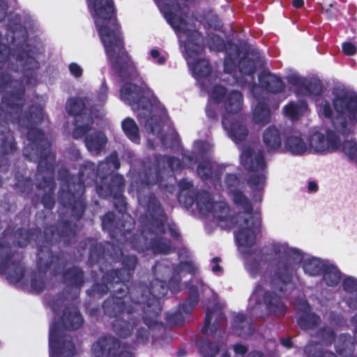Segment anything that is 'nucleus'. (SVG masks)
Here are the masks:
<instances>
[{
	"label": "nucleus",
	"instance_id": "obj_1",
	"mask_svg": "<svg viewBox=\"0 0 357 357\" xmlns=\"http://www.w3.org/2000/svg\"><path fill=\"white\" fill-rule=\"evenodd\" d=\"M120 164L118 160L117 154L114 152L109 157L102 162L95 172V165L93 163L87 162L79 172V177L77 182L74 177L68 178L67 180V188L68 190L65 191L62 189V199H68V203L65 205L72 206V211L74 215L79 217L84 210V205L82 199V195L84 191V187L93 182L95 176L104 177L105 174H109L112 171L119 168Z\"/></svg>",
	"mask_w": 357,
	"mask_h": 357
},
{
	"label": "nucleus",
	"instance_id": "obj_2",
	"mask_svg": "<svg viewBox=\"0 0 357 357\" xmlns=\"http://www.w3.org/2000/svg\"><path fill=\"white\" fill-rule=\"evenodd\" d=\"M27 137L33 144L38 145L37 151H40V158L36 175L37 185L47 192L43 199V204L45 207L51 208L54 204L51 194L54 189L52 180L54 155L49 149L50 144L46 141L45 134L38 129L31 128L28 131Z\"/></svg>",
	"mask_w": 357,
	"mask_h": 357
},
{
	"label": "nucleus",
	"instance_id": "obj_3",
	"mask_svg": "<svg viewBox=\"0 0 357 357\" xmlns=\"http://www.w3.org/2000/svg\"><path fill=\"white\" fill-rule=\"evenodd\" d=\"M83 320L77 308L66 310L61 323H52L50 328V357H71L75 354V347L69 337L64 333L62 326L69 330H76L82 324Z\"/></svg>",
	"mask_w": 357,
	"mask_h": 357
},
{
	"label": "nucleus",
	"instance_id": "obj_4",
	"mask_svg": "<svg viewBox=\"0 0 357 357\" xmlns=\"http://www.w3.org/2000/svg\"><path fill=\"white\" fill-rule=\"evenodd\" d=\"M231 194L234 204L249 215V218H245L241 213L238 215L239 229L234 235L236 241L240 246L251 248L255 243L256 233L260 231L261 220L254 216L252 202L241 190L234 189Z\"/></svg>",
	"mask_w": 357,
	"mask_h": 357
},
{
	"label": "nucleus",
	"instance_id": "obj_5",
	"mask_svg": "<svg viewBox=\"0 0 357 357\" xmlns=\"http://www.w3.org/2000/svg\"><path fill=\"white\" fill-rule=\"evenodd\" d=\"M273 252L275 255L282 253L284 257L280 259L277 264L274 278L272 280V287L282 296H287L294 288L292 282L294 265L299 264L303 259V256L295 248H284L280 245L274 246Z\"/></svg>",
	"mask_w": 357,
	"mask_h": 357
},
{
	"label": "nucleus",
	"instance_id": "obj_6",
	"mask_svg": "<svg viewBox=\"0 0 357 357\" xmlns=\"http://www.w3.org/2000/svg\"><path fill=\"white\" fill-rule=\"evenodd\" d=\"M333 107L337 115L342 118L335 126L342 135L348 136L352 127L357 124V94L349 90H342L333 99Z\"/></svg>",
	"mask_w": 357,
	"mask_h": 357
},
{
	"label": "nucleus",
	"instance_id": "obj_7",
	"mask_svg": "<svg viewBox=\"0 0 357 357\" xmlns=\"http://www.w3.org/2000/svg\"><path fill=\"white\" fill-rule=\"evenodd\" d=\"M44 59V48L40 43L35 46H27L26 49H19L8 55L10 68L15 71L22 72L27 77L26 82L29 84H31V79L28 77L31 76L33 71L40 67Z\"/></svg>",
	"mask_w": 357,
	"mask_h": 357
},
{
	"label": "nucleus",
	"instance_id": "obj_8",
	"mask_svg": "<svg viewBox=\"0 0 357 357\" xmlns=\"http://www.w3.org/2000/svg\"><path fill=\"white\" fill-rule=\"evenodd\" d=\"M241 161L246 170L253 173L247 180L248 185L254 190L263 189L266 181L264 172L267 168L264 151H255L253 148L247 146L241 154Z\"/></svg>",
	"mask_w": 357,
	"mask_h": 357
},
{
	"label": "nucleus",
	"instance_id": "obj_9",
	"mask_svg": "<svg viewBox=\"0 0 357 357\" xmlns=\"http://www.w3.org/2000/svg\"><path fill=\"white\" fill-rule=\"evenodd\" d=\"M153 310H142V320L144 326H138V321L135 317V344H146L151 339L155 342L158 339L165 337V326L158 321L160 314L155 302L152 304Z\"/></svg>",
	"mask_w": 357,
	"mask_h": 357
},
{
	"label": "nucleus",
	"instance_id": "obj_10",
	"mask_svg": "<svg viewBox=\"0 0 357 357\" xmlns=\"http://www.w3.org/2000/svg\"><path fill=\"white\" fill-rule=\"evenodd\" d=\"M182 169V163L179 158L174 156L160 155L155 160L154 167L144 170L142 175L139 174L142 183L147 186L163 185V174Z\"/></svg>",
	"mask_w": 357,
	"mask_h": 357
},
{
	"label": "nucleus",
	"instance_id": "obj_11",
	"mask_svg": "<svg viewBox=\"0 0 357 357\" xmlns=\"http://www.w3.org/2000/svg\"><path fill=\"white\" fill-rule=\"evenodd\" d=\"M260 59V52L257 49L247 50L238 62L241 76L235 77L236 84L241 87L247 84L250 85V91L253 94L255 89L257 87L255 82L254 75L257 71V64Z\"/></svg>",
	"mask_w": 357,
	"mask_h": 357
},
{
	"label": "nucleus",
	"instance_id": "obj_12",
	"mask_svg": "<svg viewBox=\"0 0 357 357\" xmlns=\"http://www.w3.org/2000/svg\"><path fill=\"white\" fill-rule=\"evenodd\" d=\"M167 22L175 31L187 26L188 0H155Z\"/></svg>",
	"mask_w": 357,
	"mask_h": 357
},
{
	"label": "nucleus",
	"instance_id": "obj_13",
	"mask_svg": "<svg viewBox=\"0 0 357 357\" xmlns=\"http://www.w3.org/2000/svg\"><path fill=\"white\" fill-rule=\"evenodd\" d=\"M10 247L0 243V274L4 275L10 282L22 287H27L24 270L19 262L11 259Z\"/></svg>",
	"mask_w": 357,
	"mask_h": 357
},
{
	"label": "nucleus",
	"instance_id": "obj_14",
	"mask_svg": "<svg viewBox=\"0 0 357 357\" xmlns=\"http://www.w3.org/2000/svg\"><path fill=\"white\" fill-rule=\"evenodd\" d=\"M171 241L164 237H158L153 229L144 230L141 235L135 234V251L151 252L154 255H167L171 252Z\"/></svg>",
	"mask_w": 357,
	"mask_h": 357
},
{
	"label": "nucleus",
	"instance_id": "obj_15",
	"mask_svg": "<svg viewBox=\"0 0 357 357\" xmlns=\"http://www.w3.org/2000/svg\"><path fill=\"white\" fill-rule=\"evenodd\" d=\"M84 102L80 98H70L66 106L67 112L75 118V128L73 136L75 139L82 137L93 124L92 116H89L84 109Z\"/></svg>",
	"mask_w": 357,
	"mask_h": 357
},
{
	"label": "nucleus",
	"instance_id": "obj_16",
	"mask_svg": "<svg viewBox=\"0 0 357 357\" xmlns=\"http://www.w3.org/2000/svg\"><path fill=\"white\" fill-rule=\"evenodd\" d=\"M135 105L139 110L138 118L149 116L160 101L146 83L135 73Z\"/></svg>",
	"mask_w": 357,
	"mask_h": 357
},
{
	"label": "nucleus",
	"instance_id": "obj_17",
	"mask_svg": "<svg viewBox=\"0 0 357 357\" xmlns=\"http://www.w3.org/2000/svg\"><path fill=\"white\" fill-rule=\"evenodd\" d=\"M92 357H132V348L126 344H120L112 337H101L93 344Z\"/></svg>",
	"mask_w": 357,
	"mask_h": 357
},
{
	"label": "nucleus",
	"instance_id": "obj_18",
	"mask_svg": "<svg viewBox=\"0 0 357 357\" xmlns=\"http://www.w3.org/2000/svg\"><path fill=\"white\" fill-rule=\"evenodd\" d=\"M139 204L146 207V213L150 217L151 225L156 229H159L161 234H165V213L156 196L151 193L148 197L137 195Z\"/></svg>",
	"mask_w": 357,
	"mask_h": 357
},
{
	"label": "nucleus",
	"instance_id": "obj_19",
	"mask_svg": "<svg viewBox=\"0 0 357 357\" xmlns=\"http://www.w3.org/2000/svg\"><path fill=\"white\" fill-rule=\"evenodd\" d=\"M168 291V287L165 281L159 279H155L150 283V286L148 289V295L146 296V298H144V295L142 296V299L135 300V312L139 309L142 310H153L152 304L155 302L158 307V314H160L162 308L160 306V299L165 297Z\"/></svg>",
	"mask_w": 357,
	"mask_h": 357
},
{
	"label": "nucleus",
	"instance_id": "obj_20",
	"mask_svg": "<svg viewBox=\"0 0 357 357\" xmlns=\"http://www.w3.org/2000/svg\"><path fill=\"white\" fill-rule=\"evenodd\" d=\"M184 197L183 202L186 206L190 207L196 203L199 211L204 215L209 214L216 202L214 201L212 195L205 190L197 191L196 194L192 195L187 196L185 195Z\"/></svg>",
	"mask_w": 357,
	"mask_h": 357
},
{
	"label": "nucleus",
	"instance_id": "obj_21",
	"mask_svg": "<svg viewBox=\"0 0 357 357\" xmlns=\"http://www.w3.org/2000/svg\"><path fill=\"white\" fill-rule=\"evenodd\" d=\"M267 313L275 317H283L287 313V306L282 298L275 291L266 290L262 297Z\"/></svg>",
	"mask_w": 357,
	"mask_h": 357
},
{
	"label": "nucleus",
	"instance_id": "obj_22",
	"mask_svg": "<svg viewBox=\"0 0 357 357\" xmlns=\"http://www.w3.org/2000/svg\"><path fill=\"white\" fill-rule=\"evenodd\" d=\"M213 314V310L208 307L206 312L204 324L201 329V332L203 335H206L209 329L213 336L218 333L220 334L225 333V329L227 324V318L226 315L222 311L218 312L215 315V321L213 325L211 326Z\"/></svg>",
	"mask_w": 357,
	"mask_h": 357
},
{
	"label": "nucleus",
	"instance_id": "obj_23",
	"mask_svg": "<svg viewBox=\"0 0 357 357\" xmlns=\"http://www.w3.org/2000/svg\"><path fill=\"white\" fill-rule=\"evenodd\" d=\"M222 124L235 143H240L246 139L248 135V130L246 126L241 121H231L228 114H224L222 119Z\"/></svg>",
	"mask_w": 357,
	"mask_h": 357
},
{
	"label": "nucleus",
	"instance_id": "obj_24",
	"mask_svg": "<svg viewBox=\"0 0 357 357\" xmlns=\"http://www.w3.org/2000/svg\"><path fill=\"white\" fill-rule=\"evenodd\" d=\"M231 328L239 337L246 339L255 332L252 320L243 313H237L233 317Z\"/></svg>",
	"mask_w": 357,
	"mask_h": 357
},
{
	"label": "nucleus",
	"instance_id": "obj_25",
	"mask_svg": "<svg viewBox=\"0 0 357 357\" xmlns=\"http://www.w3.org/2000/svg\"><path fill=\"white\" fill-rule=\"evenodd\" d=\"M260 86L271 93H282L285 89V83L280 78L270 72H262L258 77Z\"/></svg>",
	"mask_w": 357,
	"mask_h": 357
},
{
	"label": "nucleus",
	"instance_id": "obj_26",
	"mask_svg": "<svg viewBox=\"0 0 357 357\" xmlns=\"http://www.w3.org/2000/svg\"><path fill=\"white\" fill-rule=\"evenodd\" d=\"M321 321V317L316 313L310 312V305L305 301L304 309L297 319L298 326L303 331L312 330L318 326Z\"/></svg>",
	"mask_w": 357,
	"mask_h": 357
},
{
	"label": "nucleus",
	"instance_id": "obj_27",
	"mask_svg": "<svg viewBox=\"0 0 357 357\" xmlns=\"http://www.w3.org/2000/svg\"><path fill=\"white\" fill-rule=\"evenodd\" d=\"M262 140L267 152H274L282 145L281 132L275 126H270L264 130Z\"/></svg>",
	"mask_w": 357,
	"mask_h": 357
},
{
	"label": "nucleus",
	"instance_id": "obj_28",
	"mask_svg": "<svg viewBox=\"0 0 357 357\" xmlns=\"http://www.w3.org/2000/svg\"><path fill=\"white\" fill-rule=\"evenodd\" d=\"M108 87L105 82H102L99 89L96 91L92 100L90 114L95 117L102 116L103 112L102 106L107 100Z\"/></svg>",
	"mask_w": 357,
	"mask_h": 357
},
{
	"label": "nucleus",
	"instance_id": "obj_29",
	"mask_svg": "<svg viewBox=\"0 0 357 357\" xmlns=\"http://www.w3.org/2000/svg\"><path fill=\"white\" fill-rule=\"evenodd\" d=\"M107 143V138L101 132H95L85 138V144L92 155H98L103 150Z\"/></svg>",
	"mask_w": 357,
	"mask_h": 357
},
{
	"label": "nucleus",
	"instance_id": "obj_30",
	"mask_svg": "<svg viewBox=\"0 0 357 357\" xmlns=\"http://www.w3.org/2000/svg\"><path fill=\"white\" fill-rule=\"evenodd\" d=\"M243 94L236 90L229 93L224 101L225 109L228 114H236L241 112L243 107Z\"/></svg>",
	"mask_w": 357,
	"mask_h": 357
},
{
	"label": "nucleus",
	"instance_id": "obj_31",
	"mask_svg": "<svg viewBox=\"0 0 357 357\" xmlns=\"http://www.w3.org/2000/svg\"><path fill=\"white\" fill-rule=\"evenodd\" d=\"M253 120L257 124L266 125L271 120V110L268 104V100L264 98L258 100L253 111Z\"/></svg>",
	"mask_w": 357,
	"mask_h": 357
},
{
	"label": "nucleus",
	"instance_id": "obj_32",
	"mask_svg": "<svg viewBox=\"0 0 357 357\" xmlns=\"http://www.w3.org/2000/svg\"><path fill=\"white\" fill-rule=\"evenodd\" d=\"M336 352L341 356L350 357L353 355L355 344L349 334H341L335 345Z\"/></svg>",
	"mask_w": 357,
	"mask_h": 357
},
{
	"label": "nucleus",
	"instance_id": "obj_33",
	"mask_svg": "<svg viewBox=\"0 0 357 357\" xmlns=\"http://www.w3.org/2000/svg\"><path fill=\"white\" fill-rule=\"evenodd\" d=\"M185 287L188 289L189 296L182 304H180V307L185 314H188L192 311L199 303V294L197 287L190 282L186 283Z\"/></svg>",
	"mask_w": 357,
	"mask_h": 357
},
{
	"label": "nucleus",
	"instance_id": "obj_34",
	"mask_svg": "<svg viewBox=\"0 0 357 357\" xmlns=\"http://www.w3.org/2000/svg\"><path fill=\"white\" fill-rule=\"evenodd\" d=\"M284 146L294 155H301L307 151V145L301 136H287L284 140Z\"/></svg>",
	"mask_w": 357,
	"mask_h": 357
},
{
	"label": "nucleus",
	"instance_id": "obj_35",
	"mask_svg": "<svg viewBox=\"0 0 357 357\" xmlns=\"http://www.w3.org/2000/svg\"><path fill=\"white\" fill-rule=\"evenodd\" d=\"M224 61V70L227 73H231L236 70L237 60L240 56V49L235 43H229Z\"/></svg>",
	"mask_w": 357,
	"mask_h": 357
},
{
	"label": "nucleus",
	"instance_id": "obj_36",
	"mask_svg": "<svg viewBox=\"0 0 357 357\" xmlns=\"http://www.w3.org/2000/svg\"><path fill=\"white\" fill-rule=\"evenodd\" d=\"M323 279L329 287H336L341 281L342 273L334 265L324 266Z\"/></svg>",
	"mask_w": 357,
	"mask_h": 357
},
{
	"label": "nucleus",
	"instance_id": "obj_37",
	"mask_svg": "<svg viewBox=\"0 0 357 357\" xmlns=\"http://www.w3.org/2000/svg\"><path fill=\"white\" fill-rule=\"evenodd\" d=\"M203 36L201 33L196 30H188L185 48L190 53L198 54V50L203 43Z\"/></svg>",
	"mask_w": 357,
	"mask_h": 357
},
{
	"label": "nucleus",
	"instance_id": "obj_38",
	"mask_svg": "<svg viewBox=\"0 0 357 357\" xmlns=\"http://www.w3.org/2000/svg\"><path fill=\"white\" fill-rule=\"evenodd\" d=\"M206 42L210 50L215 52H227L229 48L228 45L229 43H233L231 41L225 43L220 36L213 33H208Z\"/></svg>",
	"mask_w": 357,
	"mask_h": 357
},
{
	"label": "nucleus",
	"instance_id": "obj_39",
	"mask_svg": "<svg viewBox=\"0 0 357 357\" xmlns=\"http://www.w3.org/2000/svg\"><path fill=\"white\" fill-rule=\"evenodd\" d=\"M63 278L65 283L75 288H79L83 283L82 272L76 267L65 272Z\"/></svg>",
	"mask_w": 357,
	"mask_h": 357
},
{
	"label": "nucleus",
	"instance_id": "obj_40",
	"mask_svg": "<svg viewBox=\"0 0 357 357\" xmlns=\"http://www.w3.org/2000/svg\"><path fill=\"white\" fill-rule=\"evenodd\" d=\"M302 90L306 95L319 96L323 93V85L318 78L305 79Z\"/></svg>",
	"mask_w": 357,
	"mask_h": 357
},
{
	"label": "nucleus",
	"instance_id": "obj_41",
	"mask_svg": "<svg viewBox=\"0 0 357 357\" xmlns=\"http://www.w3.org/2000/svg\"><path fill=\"white\" fill-rule=\"evenodd\" d=\"M192 73L196 78L208 77L212 71L211 63L205 59H199L195 62L192 68Z\"/></svg>",
	"mask_w": 357,
	"mask_h": 357
},
{
	"label": "nucleus",
	"instance_id": "obj_42",
	"mask_svg": "<svg viewBox=\"0 0 357 357\" xmlns=\"http://www.w3.org/2000/svg\"><path fill=\"white\" fill-rule=\"evenodd\" d=\"M304 351L308 357H337L330 351H324L319 342H311L305 347Z\"/></svg>",
	"mask_w": 357,
	"mask_h": 357
},
{
	"label": "nucleus",
	"instance_id": "obj_43",
	"mask_svg": "<svg viewBox=\"0 0 357 357\" xmlns=\"http://www.w3.org/2000/svg\"><path fill=\"white\" fill-rule=\"evenodd\" d=\"M315 337L319 339L326 346H330L335 342L336 334L332 328L324 326L316 331Z\"/></svg>",
	"mask_w": 357,
	"mask_h": 357
},
{
	"label": "nucleus",
	"instance_id": "obj_44",
	"mask_svg": "<svg viewBox=\"0 0 357 357\" xmlns=\"http://www.w3.org/2000/svg\"><path fill=\"white\" fill-rule=\"evenodd\" d=\"M198 347L203 357H215L220 352L219 345L209 340H203Z\"/></svg>",
	"mask_w": 357,
	"mask_h": 357
},
{
	"label": "nucleus",
	"instance_id": "obj_45",
	"mask_svg": "<svg viewBox=\"0 0 357 357\" xmlns=\"http://www.w3.org/2000/svg\"><path fill=\"white\" fill-rule=\"evenodd\" d=\"M324 265L316 258L309 259L303 263L305 273L312 276L321 275L324 271Z\"/></svg>",
	"mask_w": 357,
	"mask_h": 357
},
{
	"label": "nucleus",
	"instance_id": "obj_46",
	"mask_svg": "<svg viewBox=\"0 0 357 357\" xmlns=\"http://www.w3.org/2000/svg\"><path fill=\"white\" fill-rule=\"evenodd\" d=\"M310 143L316 152L327 151L326 137L319 132H317L312 135Z\"/></svg>",
	"mask_w": 357,
	"mask_h": 357
},
{
	"label": "nucleus",
	"instance_id": "obj_47",
	"mask_svg": "<svg viewBox=\"0 0 357 357\" xmlns=\"http://www.w3.org/2000/svg\"><path fill=\"white\" fill-rule=\"evenodd\" d=\"M229 208L225 202H216L209 214L219 221H225L229 215Z\"/></svg>",
	"mask_w": 357,
	"mask_h": 357
},
{
	"label": "nucleus",
	"instance_id": "obj_48",
	"mask_svg": "<svg viewBox=\"0 0 357 357\" xmlns=\"http://www.w3.org/2000/svg\"><path fill=\"white\" fill-rule=\"evenodd\" d=\"M45 287V280H44V275L42 273L38 272L36 273H34L31 277V281H30V288L31 289L36 292L38 293L43 291Z\"/></svg>",
	"mask_w": 357,
	"mask_h": 357
},
{
	"label": "nucleus",
	"instance_id": "obj_49",
	"mask_svg": "<svg viewBox=\"0 0 357 357\" xmlns=\"http://www.w3.org/2000/svg\"><path fill=\"white\" fill-rule=\"evenodd\" d=\"M144 127L147 132L153 135L160 132L162 129L159 119L155 115H151L146 119Z\"/></svg>",
	"mask_w": 357,
	"mask_h": 357
},
{
	"label": "nucleus",
	"instance_id": "obj_50",
	"mask_svg": "<svg viewBox=\"0 0 357 357\" xmlns=\"http://www.w3.org/2000/svg\"><path fill=\"white\" fill-rule=\"evenodd\" d=\"M327 151L334 152L339 149L340 146V138L333 131L329 130L326 135Z\"/></svg>",
	"mask_w": 357,
	"mask_h": 357
},
{
	"label": "nucleus",
	"instance_id": "obj_51",
	"mask_svg": "<svg viewBox=\"0 0 357 357\" xmlns=\"http://www.w3.org/2000/svg\"><path fill=\"white\" fill-rule=\"evenodd\" d=\"M227 96V89L222 85H215L211 91V98L217 104L223 102Z\"/></svg>",
	"mask_w": 357,
	"mask_h": 357
},
{
	"label": "nucleus",
	"instance_id": "obj_52",
	"mask_svg": "<svg viewBox=\"0 0 357 357\" xmlns=\"http://www.w3.org/2000/svg\"><path fill=\"white\" fill-rule=\"evenodd\" d=\"M197 172L199 176L204 181L208 180L212 175V166L210 162L203 161L197 165Z\"/></svg>",
	"mask_w": 357,
	"mask_h": 357
},
{
	"label": "nucleus",
	"instance_id": "obj_53",
	"mask_svg": "<svg viewBox=\"0 0 357 357\" xmlns=\"http://www.w3.org/2000/svg\"><path fill=\"white\" fill-rule=\"evenodd\" d=\"M33 236V234H31L29 231L25 229H20L15 234L17 242L21 247L26 245Z\"/></svg>",
	"mask_w": 357,
	"mask_h": 357
},
{
	"label": "nucleus",
	"instance_id": "obj_54",
	"mask_svg": "<svg viewBox=\"0 0 357 357\" xmlns=\"http://www.w3.org/2000/svg\"><path fill=\"white\" fill-rule=\"evenodd\" d=\"M184 317L180 311L167 314L166 317V321L167 324L174 326L182 324L184 323Z\"/></svg>",
	"mask_w": 357,
	"mask_h": 357
},
{
	"label": "nucleus",
	"instance_id": "obj_55",
	"mask_svg": "<svg viewBox=\"0 0 357 357\" xmlns=\"http://www.w3.org/2000/svg\"><path fill=\"white\" fill-rule=\"evenodd\" d=\"M43 119V109L40 105L34 106L31 109L29 121L31 123H38Z\"/></svg>",
	"mask_w": 357,
	"mask_h": 357
},
{
	"label": "nucleus",
	"instance_id": "obj_56",
	"mask_svg": "<svg viewBox=\"0 0 357 357\" xmlns=\"http://www.w3.org/2000/svg\"><path fill=\"white\" fill-rule=\"evenodd\" d=\"M176 271H177L178 273L185 271L191 275H195L197 273V268L192 261H183L178 264Z\"/></svg>",
	"mask_w": 357,
	"mask_h": 357
},
{
	"label": "nucleus",
	"instance_id": "obj_57",
	"mask_svg": "<svg viewBox=\"0 0 357 357\" xmlns=\"http://www.w3.org/2000/svg\"><path fill=\"white\" fill-rule=\"evenodd\" d=\"M122 129L126 135L131 140H134V121L130 118L126 119L122 122Z\"/></svg>",
	"mask_w": 357,
	"mask_h": 357
},
{
	"label": "nucleus",
	"instance_id": "obj_58",
	"mask_svg": "<svg viewBox=\"0 0 357 357\" xmlns=\"http://www.w3.org/2000/svg\"><path fill=\"white\" fill-rule=\"evenodd\" d=\"M167 287L172 293H177L180 291L181 287V278L177 275H173L168 281Z\"/></svg>",
	"mask_w": 357,
	"mask_h": 357
},
{
	"label": "nucleus",
	"instance_id": "obj_59",
	"mask_svg": "<svg viewBox=\"0 0 357 357\" xmlns=\"http://www.w3.org/2000/svg\"><path fill=\"white\" fill-rule=\"evenodd\" d=\"M299 107L297 104L289 103L284 107V113L291 119H298L299 116Z\"/></svg>",
	"mask_w": 357,
	"mask_h": 357
},
{
	"label": "nucleus",
	"instance_id": "obj_60",
	"mask_svg": "<svg viewBox=\"0 0 357 357\" xmlns=\"http://www.w3.org/2000/svg\"><path fill=\"white\" fill-rule=\"evenodd\" d=\"M343 289L347 292H357V280L352 277H347L342 282Z\"/></svg>",
	"mask_w": 357,
	"mask_h": 357
},
{
	"label": "nucleus",
	"instance_id": "obj_61",
	"mask_svg": "<svg viewBox=\"0 0 357 357\" xmlns=\"http://www.w3.org/2000/svg\"><path fill=\"white\" fill-rule=\"evenodd\" d=\"M225 183L227 188L231 192V188H236L238 185L239 178L235 174L227 173L225 176Z\"/></svg>",
	"mask_w": 357,
	"mask_h": 357
},
{
	"label": "nucleus",
	"instance_id": "obj_62",
	"mask_svg": "<svg viewBox=\"0 0 357 357\" xmlns=\"http://www.w3.org/2000/svg\"><path fill=\"white\" fill-rule=\"evenodd\" d=\"M320 110L323 116L328 119H331L333 116V111L331 107V103L325 100L322 101L321 105H320Z\"/></svg>",
	"mask_w": 357,
	"mask_h": 357
},
{
	"label": "nucleus",
	"instance_id": "obj_63",
	"mask_svg": "<svg viewBox=\"0 0 357 357\" xmlns=\"http://www.w3.org/2000/svg\"><path fill=\"white\" fill-rule=\"evenodd\" d=\"M342 52L346 56H354L357 53V47L350 41H345L342 44Z\"/></svg>",
	"mask_w": 357,
	"mask_h": 357
},
{
	"label": "nucleus",
	"instance_id": "obj_64",
	"mask_svg": "<svg viewBox=\"0 0 357 357\" xmlns=\"http://www.w3.org/2000/svg\"><path fill=\"white\" fill-rule=\"evenodd\" d=\"M68 70L70 75L75 78H79L82 76V67L75 62H72L68 65Z\"/></svg>",
	"mask_w": 357,
	"mask_h": 357
}]
</instances>
